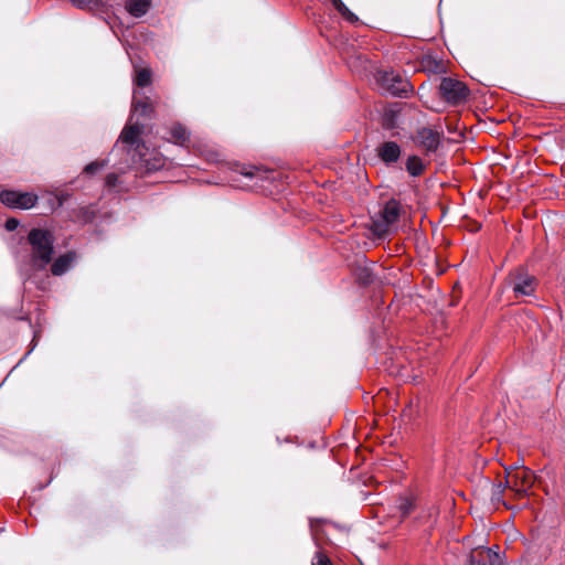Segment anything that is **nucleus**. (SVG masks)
I'll return each instance as SVG.
<instances>
[{
	"instance_id": "obj_21",
	"label": "nucleus",
	"mask_w": 565,
	"mask_h": 565,
	"mask_svg": "<svg viewBox=\"0 0 565 565\" xmlns=\"http://www.w3.org/2000/svg\"><path fill=\"white\" fill-rule=\"evenodd\" d=\"M513 478L520 480L523 489L518 490L522 494H526L527 489L533 484V472L530 469H524L521 473H516Z\"/></svg>"
},
{
	"instance_id": "obj_9",
	"label": "nucleus",
	"mask_w": 565,
	"mask_h": 565,
	"mask_svg": "<svg viewBox=\"0 0 565 565\" xmlns=\"http://www.w3.org/2000/svg\"><path fill=\"white\" fill-rule=\"evenodd\" d=\"M376 156L385 167L392 168L399 161L402 157V147L394 140H385L381 142L376 149Z\"/></svg>"
},
{
	"instance_id": "obj_19",
	"label": "nucleus",
	"mask_w": 565,
	"mask_h": 565,
	"mask_svg": "<svg viewBox=\"0 0 565 565\" xmlns=\"http://www.w3.org/2000/svg\"><path fill=\"white\" fill-rule=\"evenodd\" d=\"M509 487L508 475L505 476L504 482H499L493 484L491 490V501L493 503H504L503 501V492Z\"/></svg>"
},
{
	"instance_id": "obj_14",
	"label": "nucleus",
	"mask_w": 565,
	"mask_h": 565,
	"mask_svg": "<svg viewBox=\"0 0 565 565\" xmlns=\"http://www.w3.org/2000/svg\"><path fill=\"white\" fill-rule=\"evenodd\" d=\"M152 111V107H151V104L148 102V98L146 99H136V97H134V100H132V105H131V115H130V121H132L135 119L140 121L139 119L142 117V118H148L150 117V114Z\"/></svg>"
},
{
	"instance_id": "obj_2",
	"label": "nucleus",
	"mask_w": 565,
	"mask_h": 565,
	"mask_svg": "<svg viewBox=\"0 0 565 565\" xmlns=\"http://www.w3.org/2000/svg\"><path fill=\"white\" fill-rule=\"evenodd\" d=\"M374 79L382 94L404 98L413 92L411 82L393 68L377 70L374 73Z\"/></svg>"
},
{
	"instance_id": "obj_7",
	"label": "nucleus",
	"mask_w": 565,
	"mask_h": 565,
	"mask_svg": "<svg viewBox=\"0 0 565 565\" xmlns=\"http://www.w3.org/2000/svg\"><path fill=\"white\" fill-rule=\"evenodd\" d=\"M145 124L136 120L134 124L126 126L121 131L118 141L109 152V157L116 156L118 152L137 148L139 146V136L143 132Z\"/></svg>"
},
{
	"instance_id": "obj_23",
	"label": "nucleus",
	"mask_w": 565,
	"mask_h": 565,
	"mask_svg": "<svg viewBox=\"0 0 565 565\" xmlns=\"http://www.w3.org/2000/svg\"><path fill=\"white\" fill-rule=\"evenodd\" d=\"M135 84L139 87H147L151 84V72L148 68H140L135 77Z\"/></svg>"
},
{
	"instance_id": "obj_26",
	"label": "nucleus",
	"mask_w": 565,
	"mask_h": 565,
	"mask_svg": "<svg viewBox=\"0 0 565 565\" xmlns=\"http://www.w3.org/2000/svg\"><path fill=\"white\" fill-rule=\"evenodd\" d=\"M105 185L108 190H114L119 185L118 174L111 172L108 173L105 178Z\"/></svg>"
},
{
	"instance_id": "obj_5",
	"label": "nucleus",
	"mask_w": 565,
	"mask_h": 565,
	"mask_svg": "<svg viewBox=\"0 0 565 565\" xmlns=\"http://www.w3.org/2000/svg\"><path fill=\"white\" fill-rule=\"evenodd\" d=\"M0 202L8 209L30 210L35 206L38 202V195L33 192L3 189L0 191Z\"/></svg>"
},
{
	"instance_id": "obj_25",
	"label": "nucleus",
	"mask_w": 565,
	"mask_h": 565,
	"mask_svg": "<svg viewBox=\"0 0 565 565\" xmlns=\"http://www.w3.org/2000/svg\"><path fill=\"white\" fill-rule=\"evenodd\" d=\"M358 279H359V281L361 284L367 286V285H371L374 281L375 277H374V274L372 273L371 269L362 268L359 271Z\"/></svg>"
},
{
	"instance_id": "obj_16",
	"label": "nucleus",
	"mask_w": 565,
	"mask_h": 565,
	"mask_svg": "<svg viewBox=\"0 0 565 565\" xmlns=\"http://www.w3.org/2000/svg\"><path fill=\"white\" fill-rule=\"evenodd\" d=\"M488 561L483 558H477L472 553L468 556L469 565H502L501 557L499 553L493 551L492 548H487L486 551Z\"/></svg>"
},
{
	"instance_id": "obj_31",
	"label": "nucleus",
	"mask_w": 565,
	"mask_h": 565,
	"mask_svg": "<svg viewBox=\"0 0 565 565\" xmlns=\"http://www.w3.org/2000/svg\"><path fill=\"white\" fill-rule=\"evenodd\" d=\"M330 2L340 14L348 8L342 0H330Z\"/></svg>"
},
{
	"instance_id": "obj_1",
	"label": "nucleus",
	"mask_w": 565,
	"mask_h": 565,
	"mask_svg": "<svg viewBox=\"0 0 565 565\" xmlns=\"http://www.w3.org/2000/svg\"><path fill=\"white\" fill-rule=\"evenodd\" d=\"M30 253L18 259V273L23 284L30 281L39 289H45V280H38V275L44 273L52 263L55 253L53 234L41 227H33L26 236Z\"/></svg>"
},
{
	"instance_id": "obj_22",
	"label": "nucleus",
	"mask_w": 565,
	"mask_h": 565,
	"mask_svg": "<svg viewBox=\"0 0 565 565\" xmlns=\"http://www.w3.org/2000/svg\"><path fill=\"white\" fill-rule=\"evenodd\" d=\"M415 508V504L412 499L407 497H399L397 500V509L401 513V516L404 519L408 516Z\"/></svg>"
},
{
	"instance_id": "obj_12",
	"label": "nucleus",
	"mask_w": 565,
	"mask_h": 565,
	"mask_svg": "<svg viewBox=\"0 0 565 565\" xmlns=\"http://www.w3.org/2000/svg\"><path fill=\"white\" fill-rule=\"evenodd\" d=\"M401 108L397 103L386 107L382 115L381 125L384 130H394L398 128Z\"/></svg>"
},
{
	"instance_id": "obj_29",
	"label": "nucleus",
	"mask_w": 565,
	"mask_h": 565,
	"mask_svg": "<svg viewBox=\"0 0 565 565\" xmlns=\"http://www.w3.org/2000/svg\"><path fill=\"white\" fill-rule=\"evenodd\" d=\"M341 15L350 23H356L359 21V17L349 8H347V10L341 13Z\"/></svg>"
},
{
	"instance_id": "obj_18",
	"label": "nucleus",
	"mask_w": 565,
	"mask_h": 565,
	"mask_svg": "<svg viewBox=\"0 0 565 565\" xmlns=\"http://www.w3.org/2000/svg\"><path fill=\"white\" fill-rule=\"evenodd\" d=\"M95 217H96V206L93 204L86 205V206H81V207H78V210L75 213V218L83 224H88V223L94 222Z\"/></svg>"
},
{
	"instance_id": "obj_10",
	"label": "nucleus",
	"mask_w": 565,
	"mask_h": 565,
	"mask_svg": "<svg viewBox=\"0 0 565 565\" xmlns=\"http://www.w3.org/2000/svg\"><path fill=\"white\" fill-rule=\"evenodd\" d=\"M73 7L79 10H89L108 14L114 4H119L121 0H68Z\"/></svg>"
},
{
	"instance_id": "obj_28",
	"label": "nucleus",
	"mask_w": 565,
	"mask_h": 565,
	"mask_svg": "<svg viewBox=\"0 0 565 565\" xmlns=\"http://www.w3.org/2000/svg\"><path fill=\"white\" fill-rule=\"evenodd\" d=\"M20 225V221L15 217H9L7 218L6 223H4V228L8 231V232H13L15 231Z\"/></svg>"
},
{
	"instance_id": "obj_24",
	"label": "nucleus",
	"mask_w": 565,
	"mask_h": 565,
	"mask_svg": "<svg viewBox=\"0 0 565 565\" xmlns=\"http://www.w3.org/2000/svg\"><path fill=\"white\" fill-rule=\"evenodd\" d=\"M110 158L111 157H108V159H106V160H96V161L89 162L88 164L85 166L83 172L87 175L95 174L96 172H98L99 170H102L104 167L107 166V163L110 161Z\"/></svg>"
},
{
	"instance_id": "obj_15",
	"label": "nucleus",
	"mask_w": 565,
	"mask_h": 565,
	"mask_svg": "<svg viewBox=\"0 0 565 565\" xmlns=\"http://www.w3.org/2000/svg\"><path fill=\"white\" fill-rule=\"evenodd\" d=\"M151 6V0H128L126 2V10L135 18L143 17Z\"/></svg>"
},
{
	"instance_id": "obj_20",
	"label": "nucleus",
	"mask_w": 565,
	"mask_h": 565,
	"mask_svg": "<svg viewBox=\"0 0 565 565\" xmlns=\"http://www.w3.org/2000/svg\"><path fill=\"white\" fill-rule=\"evenodd\" d=\"M170 132H171V137L177 142H180V143L188 141L190 138V132L188 131V129L180 124H174L171 127Z\"/></svg>"
},
{
	"instance_id": "obj_4",
	"label": "nucleus",
	"mask_w": 565,
	"mask_h": 565,
	"mask_svg": "<svg viewBox=\"0 0 565 565\" xmlns=\"http://www.w3.org/2000/svg\"><path fill=\"white\" fill-rule=\"evenodd\" d=\"M469 93V88L462 82L451 77H441L438 94L446 103L454 106L460 105L466 102Z\"/></svg>"
},
{
	"instance_id": "obj_8",
	"label": "nucleus",
	"mask_w": 565,
	"mask_h": 565,
	"mask_svg": "<svg viewBox=\"0 0 565 565\" xmlns=\"http://www.w3.org/2000/svg\"><path fill=\"white\" fill-rule=\"evenodd\" d=\"M443 132L429 127H420L413 138L415 145L423 148L427 154L436 153L441 146Z\"/></svg>"
},
{
	"instance_id": "obj_3",
	"label": "nucleus",
	"mask_w": 565,
	"mask_h": 565,
	"mask_svg": "<svg viewBox=\"0 0 565 565\" xmlns=\"http://www.w3.org/2000/svg\"><path fill=\"white\" fill-rule=\"evenodd\" d=\"M399 216V202L395 199H390L380 211L371 217L370 231L377 238H384L390 233V227L398 221Z\"/></svg>"
},
{
	"instance_id": "obj_30",
	"label": "nucleus",
	"mask_w": 565,
	"mask_h": 565,
	"mask_svg": "<svg viewBox=\"0 0 565 565\" xmlns=\"http://www.w3.org/2000/svg\"><path fill=\"white\" fill-rule=\"evenodd\" d=\"M40 335V331H34L33 333V339H32V342H31V348L29 349V351L23 355V358L20 360L19 363L23 362L30 354L31 352L35 349L36 344H38V338Z\"/></svg>"
},
{
	"instance_id": "obj_13",
	"label": "nucleus",
	"mask_w": 565,
	"mask_h": 565,
	"mask_svg": "<svg viewBox=\"0 0 565 565\" xmlns=\"http://www.w3.org/2000/svg\"><path fill=\"white\" fill-rule=\"evenodd\" d=\"M239 173L250 180H275V172L264 167H241Z\"/></svg>"
},
{
	"instance_id": "obj_33",
	"label": "nucleus",
	"mask_w": 565,
	"mask_h": 565,
	"mask_svg": "<svg viewBox=\"0 0 565 565\" xmlns=\"http://www.w3.org/2000/svg\"><path fill=\"white\" fill-rule=\"evenodd\" d=\"M20 319H21V320H24V321H29V322H30V319H29L26 316L21 317Z\"/></svg>"
},
{
	"instance_id": "obj_27",
	"label": "nucleus",
	"mask_w": 565,
	"mask_h": 565,
	"mask_svg": "<svg viewBox=\"0 0 565 565\" xmlns=\"http://www.w3.org/2000/svg\"><path fill=\"white\" fill-rule=\"evenodd\" d=\"M312 565H333V564H332L331 559L326 554L318 551L312 559Z\"/></svg>"
},
{
	"instance_id": "obj_11",
	"label": "nucleus",
	"mask_w": 565,
	"mask_h": 565,
	"mask_svg": "<svg viewBox=\"0 0 565 565\" xmlns=\"http://www.w3.org/2000/svg\"><path fill=\"white\" fill-rule=\"evenodd\" d=\"M76 260V253L74 250H68L65 254L58 256L51 263V273L54 276H63L66 274L73 266Z\"/></svg>"
},
{
	"instance_id": "obj_17",
	"label": "nucleus",
	"mask_w": 565,
	"mask_h": 565,
	"mask_svg": "<svg viewBox=\"0 0 565 565\" xmlns=\"http://www.w3.org/2000/svg\"><path fill=\"white\" fill-rule=\"evenodd\" d=\"M405 169L411 177L417 178L424 172L425 166L418 156L412 154L405 162Z\"/></svg>"
},
{
	"instance_id": "obj_6",
	"label": "nucleus",
	"mask_w": 565,
	"mask_h": 565,
	"mask_svg": "<svg viewBox=\"0 0 565 565\" xmlns=\"http://www.w3.org/2000/svg\"><path fill=\"white\" fill-rule=\"evenodd\" d=\"M510 286L516 297L534 295L537 280L533 275L529 274L525 267H518L510 274Z\"/></svg>"
},
{
	"instance_id": "obj_32",
	"label": "nucleus",
	"mask_w": 565,
	"mask_h": 565,
	"mask_svg": "<svg viewBox=\"0 0 565 565\" xmlns=\"http://www.w3.org/2000/svg\"><path fill=\"white\" fill-rule=\"evenodd\" d=\"M162 166L163 164H162L161 160H156V162L147 164V170L148 171L159 170Z\"/></svg>"
}]
</instances>
